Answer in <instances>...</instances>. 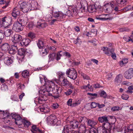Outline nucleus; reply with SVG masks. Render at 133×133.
I'll return each instance as SVG.
<instances>
[{
    "instance_id": "f257e3e1",
    "label": "nucleus",
    "mask_w": 133,
    "mask_h": 133,
    "mask_svg": "<svg viewBox=\"0 0 133 133\" xmlns=\"http://www.w3.org/2000/svg\"><path fill=\"white\" fill-rule=\"evenodd\" d=\"M62 91L61 88L57 85H54L52 86L51 85H49L48 88L44 89V88H42L41 90H39V93L43 95L38 98V102L40 103V101H45L47 99V96L52 95L51 92L52 91L55 94L57 95L56 96H54V97L55 98H58L59 97V94Z\"/></svg>"
},
{
    "instance_id": "f03ea898",
    "label": "nucleus",
    "mask_w": 133,
    "mask_h": 133,
    "mask_svg": "<svg viewBox=\"0 0 133 133\" xmlns=\"http://www.w3.org/2000/svg\"><path fill=\"white\" fill-rule=\"evenodd\" d=\"M102 126H100L98 128V133H110L112 129L111 124L108 122V121L104 123Z\"/></svg>"
},
{
    "instance_id": "7ed1b4c3",
    "label": "nucleus",
    "mask_w": 133,
    "mask_h": 133,
    "mask_svg": "<svg viewBox=\"0 0 133 133\" xmlns=\"http://www.w3.org/2000/svg\"><path fill=\"white\" fill-rule=\"evenodd\" d=\"M39 78L40 82L42 84L43 81L45 82L44 85L43 87H41L40 90H41L42 88H43L44 89H46L48 88V87H49V85H51L52 86L54 85V83L52 81H48L45 76L42 75H40Z\"/></svg>"
},
{
    "instance_id": "20e7f679",
    "label": "nucleus",
    "mask_w": 133,
    "mask_h": 133,
    "mask_svg": "<svg viewBox=\"0 0 133 133\" xmlns=\"http://www.w3.org/2000/svg\"><path fill=\"white\" fill-rule=\"evenodd\" d=\"M67 76L74 80L77 77V73L76 71L74 69H69L66 72Z\"/></svg>"
},
{
    "instance_id": "39448f33",
    "label": "nucleus",
    "mask_w": 133,
    "mask_h": 133,
    "mask_svg": "<svg viewBox=\"0 0 133 133\" xmlns=\"http://www.w3.org/2000/svg\"><path fill=\"white\" fill-rule=\"evenodd\" d=\"M116 5L115 2L112 1L111 3H109L105 5V6L106 8V12L108 13H110L113 10V8Z\"/></svg>"
},
{
    "instance_id": "423d86ee",
    "label": "nucleus",
    "mask_w": 133,
    "mask_h": 133,
    "mask_svg": "<svg viewBox=\"0 0 133 133\" xmlns=\"http://www.w3.org/2000/svg\"><path fill=\"white\" fill-rule=\"evenodd\" d=\"M47 121L49 124L52 125L56 124L57 122V119L54 115H51L47 118Z\"/></svg>"
},
{
    "instance_id": "0eeeda50",
    "label": "nucleus",
    "mask_w": 133,
    "mask_h": 133,
    "mask_svg": "<svg viewBox=\"0 0 133 133\" xmlns=\"http://www.w3.org/2000/svg\"><path fill=\"white\" fill-rule=\"evenodd\" d=\"M23 29V25L18 22H15L13 26L12 29L16 32L22 31Z\"/></svg>"
},
{
    "instance_id": "6e6552de",
    "label": "nucleus",
    "mask_w": 133,
    "mask_h": 133,
    "mask_svg": "<svg viewBox=\"0 0 133 133\" xmlns=\"http://www.w3.org/2000/svg\"><path fill=\"white\" fill-rule=\"evenodd\" d=\"M133 77V68H130L124 73V77L128 79H131Z\"/></svg>"
},
{
    "instance_id": "1a4fd4ad",
    "label": "nucleus",
    "mask_w": 133,
    "mask_h": 133,
    "mask_svg": "<svg viewBox=\"0 0 133 133\" xmlns=\"http://www.w3.org/2000/svg\"><path fill=\"white\" fill-rule=\"evenodd\" d=\"M110 14H103L100 15L101 17H97V19L104 21L111 20L113 18V17L110 16Z\"/></svg>"
},
{
    "instance_id": "9d476101",
    "label": "nucleus",
    "mask_w": 133,
    "mask_h": 133,
    "mask_svg": "<svg viewBox=\"0 0 133 133\" xmlns=\"http://www.w3.org/2000/svg\"><path fill=\"white\" fill-rule=\"evenodd\" d=\"M10 19L6 17H4L1 19V23L2 25L5 27H7L9 24Z\"/></svg>"
},
{
    "instance_id": "9b49d317",
    "label": "nucleus",
    "mask_w": 133,
    "mask_h": 133,
    "mask_svg": "<svg viewBox=\"0 0 133 133\" xmlns=\"http://www.w3.org/2000/svg\"><path fill=\"white\" fill-rule=\"evenodd\" d=\"M113 49H109L107 47H103L102 48V50L103 52L106 55L108 56L111 55V53H112Z\"/></svg>"
},
{
    "instance_id": "f8f14e48",
    "label": "nucleus",
    "mask_w": 133,
    "mask_h": 133,
    "mask_svg": "<svg viewBox=\"0 0 133 133\" xmlns=\"http://www.w3.org/2000/svg\"><path fill=\"white\" fill-rule=\"evenodd\" d=\"M20 6L21 9L24 12H27L29 10L28 5L26 2L21 3L20 4Z\"/></svg>"
},
{
    "instance_id": "ddd939ff",
    "label": "nucleus",
    "mask_w": 133,
    "mask_h": 133,
    "mask_svg": "<svg viewBox=\"0 0 133 133\" xmlns=\"http://www.w3.org/2000/svg\"><path fill=\"white\" fill-rule=\"evenodd\" d=\"M39 109L41 112L44 113L49 112L50 111L49 107L45 104L40 106Z\"/></svg>"
},
{
    "instance_id": "4468645a",
    "label": "nucleus",
    "mask_w": 133,
    "mask_h": 133,
    "mask_svg": "<svg viewBox=\"0 0 133 133\" xmlns=\"http://www.w3.org/2000/svg\"><path fill=\"white\" fill-rule=\"evenodd\" d=\"M22 39V37L21 35L18 34H16L14 36L13 41L16 43H18Z\"/></svg>"
},
{
    "instance_id": "2eb2a0df",
    "label": "nucleus",
    "mask_w": 133,
    "mask_h": 133,
    "mask_svg": "<svg viewBox=\"0 0 133 133\" xmlns=\"http://www.w3.org/2000/svg\"><path fill=\"white\" fill-rule=\"evenodd\" d=\"M33 133H44V131L39 129L38 128H37L36 125H33L32 127L31 130Z\"/></svg>"
},
{
    "instance_id": "dca6fc26",
    "label": "nucleus",
    "mask_w": 133,
    "mask_h": 133,
    "mask_svg": "<svg viewBox=\"0 0 133 133\" xmlns=\"http://www.w3.org/2000/svg\"><path fill=\"white\" fill-rule=\"evenodd\" d=\"M9 113L7 111H0V118L5 119L8 118L9 116Z\"/></svg>"
},
{
    "instance_id": "f3484780",
    "label": "nucleus",
    "mask_w": 133,
    "mask_h": 133,
    "mask_svg": "<svg viewBox=\"0 0 133 133\" xmlns=\"http://www.w3.org/2000/svg\"><path fill=\"white\" fill-rule=\"evenodd\" d=\"M71 127L70 125H66L64 127L62 133H72Z\"/></svg>"
},
{
    "instance_id": "a211bd4d",
    "label": "nucleus",
    "mask_w": 133,
    "mask_h": 133,
    "mask_svg": "<svg viewBox=\"0 0 133 133\" xmlns=\"http://www.w3.org/2000/svg\"><path fill=\"white\" fill-rule=\"evenodd\" d=\"M30 42L31 41L28 38H24L20 42L19 45L23 46H27Z\"/></svg>"
},
{
    "instance_id": "6ab92c4d",
    "label": "nucleus",
    "mask_w": 133,
    "mask_h": 133,
    "mask_svg": "<svg viewBox=\"0 0 133 133\" xmlns=\"http://www.w3.org/2000/svg\"><path fill=\"white\" fill-rule=\"evenodd\" d=\"M123 78L122 75L120 74L117 75L115 79V83L116 84L119 85L121 82Z\"/></svg>"
},
{
    "instance_id": "aec40b11",
    "label": "nucleus",
    "mask_w": 133,
    "mask_h": 133,
    "mask_svg": "<svg viewBox=\"0 0 133 133\" xmlns=\"http://www.w3.org/2000/svg\"><path fill=\"white\" fill-rule=\"evenodd\" d=\"M1 49L2 51L6 52L9 50L10 46L7 43H4L1 46Z\"/></svg>"
},
{
    "instance_id": "412c9836",
    "label": "nucleus",
    "mask_w": 133,
    "mask_h": 133,
    "mask_svg": "<svg viewBox=\"0 0 133 133\" xmlns=\"http://www.w3.org/2000/svg\"><path fill=\"white\" fill-rule=\"evenodd\" d=\"M17 50V46L15 45H13L12 46L11 48L8 51L9 54H14L16 52Z\"/></svg>"
},
{
    "instance_id": "4be33fe9",
    "label": "nucleus",
    "mask_w": 133,
    "mask_h": 133,
    "mask_svg": "<svg viewBox=\"0 0 133 133\" xmlns=\"http://www.w3.org/2000/svg\"><path fill=\"white\" fill-rule=\"evenodd\" d=\"M20 15L19 11L16 8H15L13 10L12 14V16L15 18H16L17 16Z\"/></svg>"
},
{
    "instance_id": "5701e85b",
    "label": "nucleus",
    "mask_w": 133,
    "mask_h": 133,
    "mask_svg": "<svg viewBox=\"0 0 133 133\" xmlns=\"http://www.w3.org/2000/svg\"><path fill=\"white\" fill-rule=\"evenodd\" d=\"M5 63L7 65H9L11 64L13 62V60L12 58L8 57H6L4 59Z\"/></svg>"
},
{
    "instance_id": "b1692460",
    "label": "nucleus",
    "mask_w": 133,
    "mask_h": 133,
    "mask_svg": "<svg viewBox=\"0 0 133 133\" xmlns=\"http://www.w3.org/2000/svg\"><path fill=\"white\" fill-rule=\"evenodd\" d=\"M41 20H39L37 22V27L39 28H44L47 26V24L46 23H42Z\"/></svg>"
},
{
    "instance_id": "393cba45",
    "label": "nucleus",
    "mask_w": 133,
    "mask_h": 133,
    "mask_svg": "<svg viewBox=\"0 0 133 133\" xmlns=\"http://www.w3.org/2000/svg\"><path fill=\"white\" fill-rule=\"evenodd\" d=\"M98 121L101 123H105L108 122L107 117L106 116L100 117L98 118Z\"/></svg>"
},
{
    "instance_id": "a878e982",
    "label": "nucleus",
    "mask_w": 133,
    "mask_h": 133,
    "mask_svg": "<svg viewBox=\"0 0 133 133\" xmlns=\"http://www.w3.org/2000/svg\"><path fill=\"white\" fill-rule=\"evenodd\" d=\"M128 62V59L127 58H124L120 61L119 63L121 66H123L126 65Z\"/></svg>"
},
{
    "instance_id": "bb28decb",
    "label": "nucleus",
    "mask_w": 133,
    "mask_h": 133,
    "mask_svg": "<svg viewBox=\"0 0 133 133\" xmlns=\"http://www.w3.org/2000/svg\"><path fill=\"white\" fill-rule=\"evenodd\" d=\"M88 11L91 13H92L96 11L95 6L94 5H91L89 6L88 7Z\"/></svg>"
},
{
    "instance_id": "cd10ccee",
    "label": "nucleus",
    "mask_w": 133,
    "mask_h": 133,
    "mask_svg": "<svg viewBox=\"0 0 133 133\" xmlns=\"http://www.w3.org/2000/svg\"><path fill=\"white\" fill-rule=\"evenodd\" d=\"M78 120L79 123H82L84 124L87 123L88 121V119L85 117H79L78 118Z\"/></svg>"
},
{
    "instance_id": "c85d7f7f",
    "label": "nucleus",
    "mask_w": 133,
    "mask_h": 133,
    "mask_svg": "<svg viewBox=\"0 0 133 133\" xmlns=\"http://www.w3.org/2000/svg\"><path fill=\"white\" fill-rule=\"evenodd\" d=\"M87 122L88 125L91 127H94L97 124L96 121H94L91 120H88Z\"/></svg>"
},
{
    "instance_id": "c756f323",
    "label": "nucleus",
    "mask_w": 133,
    "mask_h": 133,
    "mask_svg": "<svg viewBox=\"0 0 133 133\" xmlns=\"http://www.w3.org/2000/svg\"><path fill=\"white\" fill-rule=\"evenodd\" d=\"M79 133H82L85 131L86 130L85 126L84 124L81 125L78 129Z\"/></svg>"
},
{
    "instance_id": "7c9ffc66",
    "label": "nucleus",
    "mask_w": 133,
    "mask_h": 133,
    "mask_svg": "<svg viewBox=\"0 0 133 133\" xmlns=\"http://www.w3.org/2000/svg\"><path fill=\"white\" fill-rule=\"evenodd\" d=\"M46 21H51V24H52L56 20V19H52L51 15H47L46 16Z\"/></svg>"
},
{
    "instance_id": "2f4dec72",
    "label": "nucleus",
    "mask_w": 133,
    "mask_h": 133,
    "mask_svg": "<svg viewBox=\"0 0 133 133\" xmlns=\"http://www.w3.org/2000/svg\"><path fill=\"white\" fill-rule=\"evenodd\" d=\"M61 82V85L63 86H65L67 85L69 83L68 82L66 79L64 78L62 80L59 81Z\"/></svg>"
},
{
    "instance_id": "473e14b6",
    "label": "nucleus",
    "mask_w": 133,
    "mask_h": 133,
    "mask_svg": "<svg viewBox=\"0 0 133 133\" xmlns=\"http://www.w3.org/2000/svg\"><path fill=\"white\" fill-rule=\"evenodd\" d=\"M37 44L39 49H43V48L44 47V43L42 41L39 40L37 43Z\"/></svg>"
},
{
    "instance_id": "72a5a7b5",
    "label": "nucleus",
    "mask_w": 133,
    "mask_h": 133,
    "mask_svg": "<svg viewBox=\"0 0 133 133\" xmlns=\"http://www.w3.org/2000/svg\"><path fill=\"white\" fill-rule=\"evenodd\" d=\"M56 54L55 53H52L50 54L48 56L50 61H52L56 58Z\"/></svg>"
},
{
    "instance_id": "f704fd0d",
    "label": "nucleus",
    "mask_w": 133,
    "mask_h": 133,
    "mask_svg": "<svg viewBox=\"0 0 133 133\" xmlns=\"http://www.w3.org/2000/svg\"><path fill=\"white\" fill-rule=\"evenodd\" d=\"M81 102V100L79 99H77L73 101L72 104V107H75L79 105Z\"/></svg>"
},
{
    "instance_id": "c9c22d12",
    "label": "nucleus",
    "mask_w": 133,
    "mask_h": 133,
    "mask_svg": "<svg viewBox=\"0 0 133 133\" xmlns=\"http://www.w3.org/2000/svg\"><path fill=\"white\" fill-rule=\"evenodd\" d=\"M62 52V51H60L57 53L56 56V58L57 60H58L60 59L61 57L63 55Z\"/></svg>"
},
{
    "instance_id": "e433bc0d",
    "label": "nucleus",
    "mask_w": 133,
    "mask_h": 133,
    "mask_svg": "<svg viewBox=\"0 0 133 133\" xmlns=\"http://www.w3.org/2000/svg\"><path fill=\"white\" fill-rule=\"evenodd\" d=\"M12 33V31L11 29H9L5 31L4 35L6 37H8L10 36Z\"/></svg>"
},
{
    "instance_id": "4c0bfd02",
    "label": "nucleus",
    "mask_w": 133,
    "mask_h": 133,
    "mask_svg": "<svg viewBox=\"0 0 133 133\" xmlns=\"http://www.w3.org/2000/svg\"><path fill=\"white\" fill-rule=\"evenodd\" d=\"M23 121V119H20L15 122L16 124L18 125V127L19 128H22V127L21 126V125L22 124Z\"/></svg>"
},
{
    "instance_id": "58836bf2",
    "label": "nucleus",
    "mask_w": 133,
    "mask_h": 133,
    "mask_svg": "<svg viewBox=\"0 0 133 133\" xmlns=\"http://www.w3.org/2000/svg\"><path fill=\"white\" fill-rule=\"evenodd\" d=\"M13 118L15 119V122L22 119L21 117L19 115L14 114L12 116Z\"/></svg>"
},
{
    "instance_id": "ea45409f",
    "label": "nucleus",
    "mask_w": 133,
    "mask_h": 133,
    "mask_svg": "<svg viewBox=\"0 0 133 133\" xmlns=\"http://www.w3.org/2000/svg\"><path fill=\"white\" fill-rule=\"evenodd\" d=\"M23 123L24 126L28 127L31 124L30 122L25 119H23Z\"/></svg>"
},
{
    "instance_id": "a19ab883",
    "label": "nucleus",
    "mask_w": 133,
    "mask_h": 133,
    "mask_svg": "<svg viewBox=\"0 0 133 133\" xmlns=\"http://www.w3.org/2000/svg\"><path fill=\"white\" fill-rule=\"evenodd\" d=\"M26 52V50L23 48H21L18 50V54L20 55H24Z\"/></svg>"
},
{
    "instance_id": "79ce46f5",
    "label": "nucleus",
    "mask_w": 133,
    "mask_h": 133,
    "mask_svg": "<svg viewBox=\"0 0 133 133\" xmlns=\"http://www.w3.org/2000/svg\"><path fill=\"white\" fill-rule=\"evenodd\" d=\"M29 75V72L27 70H25L23 71L22 73V75L23 77L24 78L28 77Z\"/></svg>"
},
{
    "instance_id": "37998d69",
    "label": "nucleus",
    "mask_w": 133,
    "mask_h": 133,
    "mask_svg": "<svg viewBox=\"0 0 133 133\" xmlns=\"http://www.w3.org/2000/svg\"><path fill=\"white\" fill-rule=\"evenodd\" d=\"M42 49V50L40 52L44 56L46 55L48 53L47 50L44 47Z\"/></svg>"
},
{
    "instance_id": "c03bdc74",
    "label": "nucleus",
    "mask_w": 133,
    "mask_h": 133,
    "mask_svg": "<svg viewBox=\"0 0 133 133\" xmlns=\"http://www.w3.org/2000/svg\"><path fill=\"white\" fill-rule=\"evenodd\" d=\"M28 37L32 39L34 38L35 37V34L33 32H30L28 34Z\"/></svg>"
},
{
    "instance_id": "a18cd8bd",
    "label": "nucleus",
    "mask_w": 133,
    "mask_h": 133,
    "mask_svg": "<svg viewBox=\"0 0 133 133\" xmlns=\"http://www.w3.org/2000/svg\"><path fill=\"white\" fill-rule=\"evenodd\" d=\"M62 14L59 12H54L53 16L55 17H60L61 18Z\"/></svg>"
},
{
    "instance_id": "49530a36",
    "label": "nucleus",
    "mask_w": 133,
    "mask_h": 133,
    "mask_svg": "<svg viewBox=\"0 0 133 133\" xmlns=\"http://www.w3.org/2000/svg\"><path fill=\"white\" fill-rule=\"evenodd\" d=\"M121 108L117 106H115L113 107L111 109L112 111H116L121 110Z\"/></svg>"
},
{
    "instance_id": "de8ad7c7",
    "label": "nucleus",
    "mask_w": 133,
    "mask_h": 133,
    "mask_svg": "<svg viewBox=\"0 0 133 133\" xmlns=\"http://www.w3.org/2000/svg\"><path fill=\"white\" fill-rule=\"evenodd\" d=\"M34 26V24L32 22H29L27 26L29 29H31Z\"/></svg>"
},
{
    "instance_id": "09e8293b",
    "label": "nucleus",
    "mask_w": 133,
    "mask_h": 133,
    "mask_svg": "<svg viewBox=\"0 0 133 133\" xmlns=\"http://www.w3.org/2000/svg\"><path fill=\"white\" fill-rule=\"evenodd\" d=\"M64 73L61 72L59 73V81L62 80V79L64 78H65L64 77Z\"/></svg>"
},
{
    "instance_id": "8fccbe9b",
    "label": "nucleus",
    "mask_w": 133,
    "mask_h": 133,
    "mask_svg": "<svg viewBox=\"0 0 133 133\" xmlns=\"http://www.w3.org/2000/svg\"><path fill=\"white\" fill-rule=\"evenodd\" d=\"M127 0H116V2L118 4H123L125 3Z\"/></svg>"
},
{
    "instance_id": "3c124183",
    "label": "nucleus",
    "mask_w": 133,
    "mask_h": 133,
    "mask_svg": "<svg viewBox=\"0 0 133 133\" xmlns=\"http://www.w3.org/2000/svg\"><path fill=\"white\" fill-rule=\"evenodd\" d=\"M59 107L58 104L56 103H54L51 105L52 108L53 109H55L58 108Z\"/></svg>"
},
{
    "instance_id": "603ef678",
    "label": "nucleus",
    "mask_w": 133,
    "mask_h": 133,
    "mask_svg": "<svg viewBox=\"0 0 133 133\" xmlns=\"http://www.w3.org/2000/svg\"><path fill=\"white\" fill-rule=\"evenodd\" d=\"M17 87L19 89H22L24 88V84H21L19 83L17 84Z\"/></svg>"
},
{
    "instance_id": "864d4df0",
    "label": "nucleus",
    "mask_w": 133,
    "mask_h": 133,
    "mask_svg": "<svg viewBox=\"0 0 133 133\" xmlns=\"http://www.w3.org/2000/svg\"><path fill=\"white\" fill-rule=\"evenodd\" d=\"M28 19L26 17L24 18V19L21 22V24H23V25H26L28 22Z\"/></svg>"
},
{
    "instance_id": "5fc2aeb1",
    "label": "nucleus",
    "mask_w": 133,
    "mask_h": 133,
    "mask_svg": "<svg viewBox=\"0 0 133 133\" xmlns=\"http://www.w3.org/2000/svg\"><path fill=\"white\" fill-rule=\"evenodd\" d=\"M89 133H98V129L97 130L95 128H92L89 131Z\"/></svg>"
},
{
    "instance_id": "6e6d98bb",
    "label": "nucleus",
    "mask_w": 133,
    "mask_h": 133,
    "mask_svg": "<svg viewBox=\"0 0 133 133\" xmlns=\"http://www.w3.org/2000/svg\"><path fill=\"white\" fill-rule=\"evenodd\" d=\"M1 89L3 91L7 90L8 89V86L4 84L2 86Z\"/></svg>"
},
{
    "instance_id": "4d7b16f0",
    "label": "nucleus",
    "mask_w": 133,
    "mask_h": 133,
    "mask_svg": "<svg viewBox=\"0 0 133 133\" xmlns=\"http://www.w3.org/2000/svg\"><path fill=\"white\" fill-rule=\"evenodd\" d=\"M78 121H76L72 124V127L73 128H77L78 127Z\"/></svg>"
},
{
    "instance_id": "13d9d810",
    "label": "nucleus",
    "mask_w": 133,
    "mask_h": 133,
    "mask_svg": "<svg viewBox=\"0 0 133 133\" xmlns=\"http://www.w3.org/2000/svg\"><path fill=\"white\" fill-rule=\"evenodd\" d=\"M11 98L14 101H17L18 100V97L16 95H12L11 97Z\"/></svg>"
},
{
    "instance_id": "bf43d9fd",
    "label": "nucleus",
    "mask_w": 133,
    "mask_h": 133,
    "mask_svg": "<svg viewBox=\"0 0 133 133\" xmlns=\"http://www.w3.org/2000/svg\"><path fill=\"white\" fill-rule=\"evenodd\" d=\"M129 98V97L127 95L123 94L122 96V99L124 100H127Z\"/></svg>"
},
{
    "instance_id": "052dcab7",
    "label": "nucleus",
    "mask_w": 133,
    "mask_h": 133,
    "mask_svg": "<svg viewBox=\"0 0 133 133\" xmlns=\"http://www.w3.org/2000/svg\"><path fill=\"white\" fill-rule=\"evenodd\" d=\"M72 92V91L71 89H69L67 91L64 92L66 95L68 96L70 95Z\"/></svg>"
},
{
    "instance_id": "680f3d73",
    "label": "nucleus",
    "mask_w": 133,
    "mask_h": 133,
    "mask_svg": "<svg viewBox=\"0 0 133 133\" xmlns=\"http://www.w3.org/2000/svg\"><path fill=\"white\" fill-rule=\"evenodd\" d=\"M132 9V8H131L130 6H128L127 7H126L124 8L123 10H125V11H130Z\"/></svg>"
},
{
    "instance_id": "e2e57ef3",
    "label": "nucleus",
    "mask_w": 133,
    "mask_h": 133,
    "mask_svg": "<svg viewBox=\"0 0 133 133\" xmlns=\"http://www.w3.org/2000/svg\"><path fill=\"white\" fill-rule=\"evenodd\" d=\"M72 99H69L67 102V105L69 106H72Z\"/></svg>"
},
{
    "instance_id": "0e129e2a",
    "label": "nucleus",
    "mask_w": 133,
    "mask_h": 133,
    "mask_svg": "<svg viewBox=\"0 0 133 133\" xmlns=\"http://www.w3.org/2000/svg\"><path fill=\"white\" fill-rule=\"evenodd\" d=\"M114 49L112 50V53H111V57L112 58L114 59H116V55L115 53H114Z\"/></svg>"
},
{
    "instance_id": "69168bd1",
    "label": "nucleus",
    "mask_w": 133,
    "mask_h": 133,
    "mask_svg": "<svg viewBox=\"0 0 133 133\" xmlns=\"http://www.w3.org/2000/svg\"><path fill=\"white\" fill-rule=\"evenodd\" d=\"M101 96L104 98H105L107 96L106 94L104 91H102L101 92Z\"/></svg>"
},
{
    "instance_id": "338daca9",
    "label": "nucleus",
    "mask_w": 133,
    "mask_h": 133,
    "mask_svg": "<svg viewBox=\"0 0 133 133\" xmlns=\"http://www.w3.org/2000/svg\"><path fill=\"white\" fill-rule=\"evenodd\" d=\"M62 53L63 55H65L66 57L69 58L70 57L71 55L69 52H63Z\"/></svg>"
},
{
    "instance_id": "774afa93",
    "label": "nucleus",
    "mask_w": 133,
    "mask_h": 133,
    "mask_svg": "<svg viewBox=\"0 0 133 133\" xmlns=\"http://www.w3.org/2000/svg\"><path fill=\"white\" fill-rule=\"evenodd\" d=\"M128 130H130L133 131V125L131 124L129 127L127 129Z\"/></svg>"
}]
</instances>
